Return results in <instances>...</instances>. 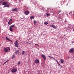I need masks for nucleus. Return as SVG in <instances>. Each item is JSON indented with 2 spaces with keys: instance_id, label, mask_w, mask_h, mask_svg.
Instances as JSON below:
<instances>
[{
  "instance_id": "f257e3e1",
  "label": "nucleus",
  "mask_w": 74,
  "mask_h": 74,
  "mask_svg": "<svg viewBox=\"0 0 74 74\" xmlns=\"http://www.w3.org/2000/svg\"><path fill=\"white\" fill-rule=\"evenodd\" d=\"M8 50L9 52H10L11 50L10 48L9 47L4 48V51L5 52H8Z\"/></svg>"
},
{
  "instance_id": "f03ea898",
  "label": "nucleus",
  "mask_w": 74,
  "mask_h": 74,
  "mask_svg": "<svg viewBox=\"0 0 74 74\" xmlns=\"http://www.w3.org/2000/svg\"><path fill=\"white\" fill-rule=\"evenodd\" d=\"M14 44L15 45L16 47H18L19 45V43L17 41H16L14 42Z\"/></svg>"
},
{
  "instance_id": "7ed1b4c3",
  "label": "nucleus",
  "mask_w": 74,
  "mask_h": 74,
  "mask_svg": "<svg viewBox=\"0 0 74 74\" xmlns=\"http://www.w3.org/2000/svg\"><path fill=\"white\" fill-rule=\"evenodd\" d=\"M13 20L12 19H10V21L8 22V25H11L12 23Z\"/></svg>"
},
{
  "instance_id": "20e7f679",
  "label": "nucleus",
  "mask_w": 74,
  "mask_h": 74,
  "mask_svg": "<svg viewBox=\"0 0 74 74\" xmlns=\"http://www.w3.org/2000/svg\"><path fill=\"white\" fill-rule=\"evenodd\" d=\"M41 56L42 57V58H43L44 60H46L47 58H46V57H45V55L43 54H42Z\"/></svg>"
},
{
  "instance_id": "39448f33",
  "label": "nucleus",
  "mask_w": 74,
  "mask_h": 74,
  "mask_svg": "<svg viewBox=\"0 0 74 74\" xmlns=\"http://www.w3.org/2000/svg\"><path fill=\"white\" fill-rule=\"evenodd\" d=\"M17 71V69H12V73H15Z\"/></svg>"
},
{
  "instance_id": "423d86ee",
  "label": "nucleus",
  "mask_w": 74,
  "mask_h": 74,
  "mask_svg": "<svg viewBox=\"0 0 74 74\" xmlns=\"http://www.w3.org/2000/svg\"><path fill=\"white\" fill-rule=\"evenodd\" d=\"M24 13L25 15H27L29 14V11H26L24 12Z\"/></svg>"
},
{
  "instance_id": "0eeeda50",
  "label": "nucleus",
  "mask_w": 74,
  "mask_h": 74,
  "mask_svg": "<svg viewBox=\"0 0 74 74\" xmlns=\"http://www.w3.org/2000/svg\"><path fill=\"white\" fill-rule=\"evenodd\" d=\"M73 48L71 49L69 51V52H71V53H73L74 52V50H73Z\"/></svg>"
},
{
  "instance_id": "6e6552de",
  "label": "nucleus",
  "mask_w": 74,
  "mask_h": 74,
  "mask_svg": "<svg viewBox=\"0 0 74 74\" xmlns=\"http://www.w3.org/2000/svg\"><path fill=\"white\" fill-rule=\"evenodd\" d=\"M35 63L37 64V63H39V60L38 59H36L35 61Z\"/></svg>"
},
{
  "instance_id": "1a4fd4ad",
  "label": "nucleus",
  "mask_w": 74,
  "mask_h": 74,
  "mask_svg": "<svg viewBox=\"0 0 74 74\" xmlns=\"http://www.w3.org/2000/svg\"><path fill=\"white\" fill-rule=\"evenodd\" d=\"M34 17L33 16H31L30 17V19H31V20H32V19H34Z\"/></svg>"
},
{
  "instance_id": "9d476101",
  "label": "nucleus",
  "mask_w": 74,
  "mask_h": 74,
  "mask_svg": "<svg viewBox=\"0 0 74 74\" xmlns=\"http://www.w3.org/2000/svg\"><path fill=\"white\" fill-rule=\"evenodd\" d=\"M7 3L6 2H3V4H2V5H7Z\"/></svg>"
},
{
  "instance_id": "9b49d317",
  "label": "nucleus",
  "mask_w": 74,
  "mask_h": 74,
  "mask_svg": "<svg viewBox=\"0 0 74 74\" xmlns=\"http://www.w3.org/2000/svg\"><path fill=\"white\" fill-rule=\"evenodd\" d=\"M51 26L52 27H53V28H54V29H57V27H55V26L53 25H51Z\"/></svg>"
},
{
  "instance_id": "f8f14e48",
  "label": "nucleus",
  "mask_w": 74,
  "mask_h": 74,
  "mask_svg": "<svg viewBox=\"0 0 74 74\" xmlns=\"http://www.w3.org/2000/svg\"><path fill=\"white\" fill-rule=\"evenodd\" d=\"M12 11H17V9H16V8L13 9L12 10Z\"/></svg>"
},
{
  "instance_id": "ddd939ff",
  "label": "nucleus",
  "mask_w": 74,
  "mask_h": 74,
  "mask_svg": "<svg viewBox=\"0 0 74 74\" xmlns=\"http://www.w3.org/2000/svg\"><path fill=\"white\" fill-rule=\"evenodd\" d=\"M19 50L16 51L15 53L16 54V55H17V54H18V53H19Z\"/></svg>"
},
{
  "instance_id": "4468645a",
  "label": "nucleus",
  "mask_w": 74,
  "mask_h": 74,
  "mask_svg": "<svg viewBox=\"0 0 74 74\" xmlns=\"http://www.w3.org/2000/svg\"><path fill=\"white\" fill-rule=\"evenodd\" d=\"M10 30L11 32H13V30L12 29V28L11 27H10Z\"/></svg>"
},
{
  "instance_id": "2eb2a0df",
  "label": "nucleus",
  "mask_w": 74,
  "mask_h": 74,
  "mask_svg": "<svg viewBox=\"0 0 74 74\" xmlns=\"http://www.w3.org/2000/svg\"><path fill=\"white\" fill-rule=\"evenodd\" d=\"M60 61L61 63H63V62H64V60H63L62 59H61Z\"/></svg>"
},
{
  "instance_id": "dca6fc26",
  "label": "nucleus",
  "mask_w": 74,
  "mask_h": 74,
  "mask_svg": "<svg viewBox=\"0 0 74 74\" xmlns=\"http://www.w3.org/2000/svg\"><path fill=\"white\" fill-rule=\"evenodd\" d=\"M15 27V25H12L10 27Z\"/></svg>"
},
{
  "instance_id": "f3484780",
  "label": "nucleus",
  "mask_w": 74,
  "mask_h": 74,
  "mask_svg": "<svg viewBox=\"0 0 74 74\" xmlns=\"http://www.w3.org/2000/svg\"><path fill=\"white\" fill-rule=\"evenodd\" d=\"M25 51H23L22 52V55H24V54H25Z\"/></svg>"
},
{
  "instance_id": "a211bd4d",
  "label": "nucleus",
  "mask_w": 74,
  "mask_h": 74,
  "mask_svg": "<svg viewBox=\"0 0 74 74\" xmlns=\"http://www.w3.org/2000/svg\"><path fill=\"white\" fill-rule=\"evenodd\" d=\"M8 61H9V60H7L5 63H4L3 64L4 65V64H5L6 63L8 62Z\"/></svg>"
},
{
  "instance_id": "6ab92c4d",
  "label": "nucleus",
  "mask_w": 74,
  "mask_h": 74,
  "mask_svg": "<svg viewBox=\"0 0 74 74\" xmlns=\"http://www.w3.org/2000/svg\"><path fill=\"white\" fill-rule=\"evenodd\" d=\"M14 58H15V55H13L12 57V59H14Z\"/></svg>"
},
{
  "instance_id": "aec40b11",
  "label": "nucleus",
  "mask_w": 74,
  "mask_h": 74,
  "mask_svg": "<svg viewBox=\"0 0 74 74\" xmlns=\"http://www.w3.org/2000/svg\"><path fill=\"white\" fill-rule=\"evenodd\" d=\"M44 24H45V25H48V23L47 22H45Z\"/></svg>"
},
{
  "instance_id": "412c9836",
  "label": "nucleus",
  "mask_w": 74,
  "mask_h": 74,
  "mask_svg": "<svg viewBox=\"0 0 74 74\" xmlns=\"http://www.w3.org/2000/svg\"><path fill=\"white\" fill-rule=\"evenodd\" d=\"M34 24H36V23H37V22H36V21L35 20L34 21Z\"/></svg>"
},
{
  "instance_id": "4be33fe9",
  "label": "nucleus",
  "mask_w": 74,
  "mask_h": 74,
  "mask_svg": "<svg viewBox=\"0 0 74 74\" xmlns=\"http://www.w3.org/2000/svg\"><path fill=\"white\" fill-rule=\"evenodd\" d=\"M6 40H9V38H7V37H6Z\"/></svg>"
},
{
  "instance_id": "5701e85b",
  "label": "nucleus",
  "mask_w": 74,
  "mask_h": 74,
  "mask_svg": "<svg viewBox=\"0 0 74 74\" xmlns=\"http://www.w3.org/2000/svg\"><path fill=\"white\" fill-rule=\"evenodd\" d=\"M7 7H10V5H6Z\"/></svg>"
},
{
  "instance_id": "b1692460",
  "label": "nucleus",
  "mask_w": 74,
  "mask_h": 74,
  "mask_svg": "<svg viewBox=\"0 0 74 74\" xmlns=\"http://www.w3.org/2000/svg\"><path fill=\"white\" fill-rule=\"evenodd\" d=\"M69 14H71V15H72V12H71L70 13H69Z\"/></svg>"
},
{
  "instance_id": "393cba45",
  "label": "nucleus",
  "mask_w": 74,
  "mask_h": 74,
  "mask_svg": "<svg viewBox=\"0 0 74 74\" xmlns=\"http://www.w3.org/2000/svg\"><path fill=\"white\" fill-rule=\"evenodd\" d=\"M8 41H11L12 42V40H10V39H9V40H8Z\"/></svg>"
},
{
  "instance_id": "a878e982",
  "label": "nucleus",
  "mask_w": 74,
  "mask_h": 74,
  "mask_svg": "<svg viewBox=\"0 0 74 74\" xmlns=\"http://www.w3.org/2000/svg\"><path fill=\"white\" fill-rule=\"evenodd\" d=\"M71 42L72 44H73V43H74V41H72Z\"/></svg>"
},
{
  "instance_id": "bb28decb",
  "label": "nucleus",
  "mask_w": 74,
  "mask_h": 74,
  "mask_svg": "<svg viewBox=\"0 0 74 74\" xmlns=\"http://www.w3.org/2000/svg\"><path fill=\"white\" fill-rule=\"evenodd\" d=\"M57 63L58 64L59 66H60V64L59 63V62H57Z\"/></svg>"
},
{
  "instance_id": "cd10ccee",
  "label": "nucleus",
  "mask_w": 74,
  "mask_h": 74,
  "mask_svg": "<svg viewBox=\"0 0 74 74\" xmlns=\"http://www.w3.org/2000/svg\"><path fill=\"white\" fill-rule=\"evenodd\" d=\"M3 7H7V5H4L3 6Z\"/></svg>"
},
{
  "instance_id": "c85d7f7f",
  "label": "nucleus",
  "mask_w": 74,
  "mask_h": 74,
  "mask_svg": "<svg viewBox=\"0 0 74 74\" xmlns=\"http://www.w3.org/2000/svg\"><path fill=\"white\" fill-rule=\"evenodd\" d=\"M48 57H49V58H52V57H51V56H48Z\"/></svg>"
},
{
  "instance_id": "c756f323",
  "label": "nucleus",
  "mask_w": 74,
  "mask_h": 74,
  "mask_svg": "<svg viewBox=\"0 0 74 74\" xmlns=\"http://www.w3.org/2000/svg\"><path fill=\"white\" fill-rule=\"evenodd\" d=\"M56 60V62L57 63H58V60Z\"/></svg>"
},
{
  "instance_id": "7c9ffc66",
  "label": "nucleus",
  "mask_w": 74,
  "mask_h": 74,
  "mask_svg": "<svg viewBox=\"0 0 74 74\" xmlns=\"http://www.w3.org/2000/svg\"><path fill=\"white\" fill-rule=\"evenodd\" d=\"M46 15L47 16H49V15H50L49 14H46Z\"/></svg>"
},
{
  "instance_id": "2f4dec72",
  "label": "nucleus",
  "mask_w": 74,
  "mask_h": 74,
  "mask_svg": "<svg viewBox=\"0 0 74 74\" xmlns=\"http://www.w3.org/2000/svg\"><path fill=\"white\" fill-rule=\"evenodd\" d=\"M62 12V11H61V10H59V12Z\"/></svg>"
},
{
  "instance_id": "473e14b6",
  "label": "nucleus",
  "mask_w": 74,
  "mask_h": 74,
  "mask_svg": "<svg viewBox=\"0 0 74 74\" xmlns=\"http://www.w3.org/2000/svg\"><path fill=\"white\" fill-rule=\"evenodd\" d=\"M35 45H38L37 44H35Z\"/></svg>"
},
{
  "instance_id": "72a5a7b5",
  "label": "nucleus",
  "mask_w": 74,
  "mask_h": 74,
  "mask_svg": "<svg viewBox=\"0 0 74 74\" xmlns=\"http://www.w3.org/2000/svg\"><path fill=\"white\" fill-rule=\"evenodd\" d=\"M2 2H3V1H0V3H2Z\"/></svg>"
},
{
  "instance_id": "f704fd0d",
  "label": "nucleus",
  "mask_w": 74,
  "mask_h": 74,
  "mask_svg": "<svg viewBox=\"0 0 74 74\" xmlns=\"http://www.w3.org/2000/svg\"><path fill=\"white\" fill-rule=\"evenodd\" d=\"M20 64V62H18V64L19 65Z\"/></svg>"
},
{
  "instance_id": "c9c22d12",
  "label": "nucleus",
  "mask_w": 74,
  "mask_h": 74,
  "mask_svg": "<svg viewBox=\"0 0 74 74\" xmlns=\"http://www.w3.org/2000/svg\"><path fill=\"white\" fill-rule=\"evenodd\" d=\"M52 58L53 59L55 60V58H53V57H52V58Z\"/></svg>"
},
{
  "instance_id": "e433bc0d",
  "label": "nucleus",
  "mask_w": 74,
  "mask_h": 74,
  "mask_svg": "<svg viewBox=\"0 0 74 74\" xmlns=\"http://www.w3.org/2000/svg\"><path fill=\"white\" fill-rule=\"evenodd\" d=\"M1 44H0V47H1Z\"/></svg>"
},
{
  "instance_id": "4c0bfd02",
  "label": "nucleus",
  "mask_w": 74,
  "mask_h": 74,
  "mask_svg": "<svg viewBox=\"0 0 74 74\" xmlns=\"http://www.w3.org/2000/svg\"><path fill=\"white\" fill-rule=\"evenodd\" d=\"M73 31H74V29H73Z\"/></svg>"
},
{
  "instance_id": "58836bf2",
  "label": "nucleus",
  "mask_w": 74,
  "mask_h": 74,
  "mask_svg": "<svg viewBox=\"0 0 74 74\" xmlns=\"http://www.w3.org/2000/svg\"><path fill=\"white\" fill-rule=\"evenodd\" d=\"M3 0V1H4V0Z\"/></svg>"
},
{
  "instance_id": "ea45409f",
  "label": "nucleus",
  "mask_w": 74,
  "mask_h": 74,
  "mask_svg": "<svg viewBox=\"0 0 74 74\" xmlns=\"http://www.w3.org/2000/svg\"><path fill=\"white\" fill-rule=\"evenodd\" d=\"M11 36H12V35H11Z\"/></svg>"
},
{
  "instance_id": "a19ab883",
  "label": "nucleus",
  "mask_w": 74,
  "mask_h": 74,
  "mask_svg": "<svg viewBox=\"0 0 74 74\" xmlns=\"http://www.w3.org/2000/svg\"><path fill=\"white\" fill-rule=\"evenodd\" d=\"M19 1H20V0H19Z\"/></svg>"
}]
</instances>
